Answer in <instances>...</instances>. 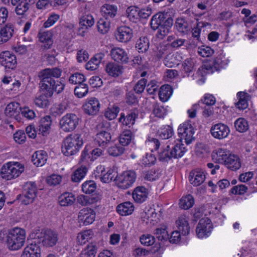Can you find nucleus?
Masks as SVG:
<instances>
[{
	"label": "nucleus",
	"instance_id": "nucleus-57",
	"mask_svg": "<svg viewBox=\"0 0 257 257\" xmlns=\"http://www.w3.org/2000/svg\"><path fill=\"white\" fill-rule=\"evenodd\" d=\"M124 149L123 147L119 145H114L109 147L108 149V153L109 155L116 157L122 154Z\"/></svg>",
	"mask_w": 257,
	"mask_h": 257
},
{
	"label": "nucleus",
	"instance_id": "nucleus-12",
	"mask_svg": "<svg viewBox=\"0 0 257 257\" xmlns=\"http://www.w3.org/2000/svg\"><path fill=\"white\" fill-rule=\"evenodd\" d=\"M0 64L6 71H10L16 68L17 60L14 54L9 51H5L0 53Z\"/></svg>",
	"mask_w": 257,
	"mask_h": 257
},
{
	"label": "nucleus",
	"instance_id": "nucleus-52",
	"mask_svg": "<svg viewBox=\"0 0 257 257\" xmlns=\"http://www.w3.org/2000/svg\"><path fill=\"white\" fill-rule=\"evenodd\" d=\"M96 252L95 245L89 244L81 252V257H95Z\"/></svg>",
	"mask_w": 257,
	"mask_h": 257
},
{
	"label": "nucleus",
	"instance_id": "nucleus-20",
	"mask_svg": "<svg viewBox=\"0 0 257 257\" xmlns=\"http://www.w3.org/2000/svg\"><path fill=\"white\" fill-rule=\"evenodd\" d=\"M133 35L132 29L127 26H121L117 29L115 38L119 42L126 43L132 39Z\"/></svg>",
	"mask_w": 257,
	"mask_h": 257
},
{
	"label": "nucleus",
	"instance_id": "nucleus-34",
	"mask_svg": "<svg viewBox=\"0 0 257 257\" xmlns=\"http://www.w3.org/2000/svg\"><path fill=\"white\" fill-rule=\"evenodd\" d=\"M81 215L83 216L81 220L84 219L83 224L85 225L91 224L94 221L95 218V214L94 211L88 208L81 209Z\"/></svg>",
	"mask_w": 257,
	"mask_h": 257
},
{
	"label": "nucleus",
	"instance_id": "nucleus-56",
	"mask_svg": "<svg viewBox=\"0 0 257 257\" xmlns=\"http://www.w3.org/2000/svg\"><path fill=\"white\" fill-rule=\"evenodd\" d=\"M140 240L141 243L145 246H150L153 245L155 241L154 236L149 234H143L140 237Z\"/></svg>",
	"mask_w": 257,
	"mask_h": 257
},
{
	"label": "nucleus",
	"instance_id": "nucleus-36",
	"mask_svg": "<svg viewBox=\"0 0 257 257\" xmlns=\"http://www.w3.org/2000/svg\"><path fill=\"white\" fill-rule=\"evenodd\" d=\"M137 116L138 115L134 112L129 113L126 116L124 113H121L119 118V121L121 122L123 125L130 127L135 123Z\"/></svg>",
	"mask_w": 257,
	"mask_h": 257
},
{
	"label": "nucleus",
	"instance_id": "nucleus-42",
	"mask_svg": "<svg viewBox=\"0 0 257 257\" xmlns=\"http://www.w3.org/2000/svg\"><path fill=\"white\" fill-rule=\"evenodd\" d=\"M178 57H180L179 56L176 54L169 53L165 58L164 63L166 66L169 68L177 66L179 65L180 61Z\"/></svg>",
	"mask_w": 257,
	"mask_h": 257
},
{
	"label": "nucleus",
	"instance_id": "nucleus-41",
	"mask_svg": "<svg viewBox=\"0 0 257 257\" xmlns=\"http://www.w3.org/2000/svg\"><path fill=\"white\" fill-rule=\"evenodd\" d=\"M126 14L129 20L134 23L139 21V8L136 6H131L127 8Z\"/></svg>",
	"mask_w": 257,
	"mask_h": 257
},
{
	"label": "nucleus",
	"instance_id": "nucleus-15",
	"mask_svg": "<svg viewBox=\"0 0 257 257\" xmlns=\"http://www.w3.org/2000/svg\"><path fill=\"white\" fill-rule=\"evenodd\" d=\"M41 250L40 245L34 239L24 248L21 257H41Z\"/></svg>",
	"mask_w": 257,
	"mask_h": 257
},
{
	"label": "nucleus",
	"instance_id": "nucleus-40",
	"mask_svg": "<svg viewBox=\"0 0 257 257\" xmlns=\"http://www.w3.org/2000/svg\"><path fill=\"white\" fill-rule=\"evenodd\" d=\"M194 63L192 59H186L182 64L181 71L184 76H189L194 70Z\"/></svg>",
	"mask_w": 257,
	"mask_h": 257
},
{
	"label": "nucleus",
	"instance_id": "nucleus-54",
	"mask_svg": "<svg viewBox=\"0 0 257 257\" xmlns=\"http://www.w3.org/2000/svg\"><path fill=\"white\" fill-rule=\"evenodd\" d=\"M248 187L245 185L240 184L233 187L230 190V194L242 195L247 191Z\"/></svg>",
	"mask_w": 257,
	"mask_h": 257
},
{
	"label": "nucleus",
	"instance_id": "nucleus-6",
	"mask_svg": "<svg viewBox=\"0 0 257 257\" xmlns=\"http://www.w3.org/2000/svg\"><path fill=\"white\" fill-rule=\"evenodd\" d=\"M24 171L23 165L17 162H11L3 166L1 175L3 179L10 180L19 176Z\"/></svg>",
	"mask_w": 257,
	"mask_h": 257
},
{
	"label": "nucleus",
	"instance_id": "nucleus-21",
	"mask_svg": "<svg viewBox=\"0 0 257 257\" xmlns=\"http://www.w3.org/2000/svg\"><path fill=\"white\" fill-rule=\"evenodd\" d=\"M111 58L115 62L119 63H127L128 62V56L126 52L119 47L112 48L110 51Z\"/></svg>",
	"mask_w": 257,
	"mask_h": 257
},
{
	"label": "nucleus",
	"instance_id": "nucleus-23",
	"mask_svg": "<svg viewBox=\"0 0 257 257\" xmlns=\"http://www.w3.org/2000/svg\"><path fill=\"white\" fill-rule=\"evenodd\" d=\"M100 12L106 20L111 21L117 14V7L114 5L104 4L101 7Z\"/></svg>",
	"mask_w": 257,
	"mask_h": 257
},
{
	"label": "nucleus",
	"instance_id": "nucleus-33",
	"mask_svg": "<svg viewBox=\"0 0 257 257\" xmlns=\"http://www.w3.org/2000/svg\"><path fill=\"white\" fill-rule=\"evenodd\" d=\"M47 159V156L46 152L39 151L36 152L32 157V161L34 164L37 166L44 165Z\"/></svg>",
	"mask_w": 257,
	"mask_h": 257
},
{
	"label": "nucleus",
	"instance_id": "nucleus-16",
	"mask_svg": "<svg viewBox=\"0 0 257 257\" xmlns=\"http://www.w3.org/2000/svg\"><path fill=\"white\" fill-rule=\"evenodd\" d=\"M82 107L86 114L93 115L96 114L99 111L100 103L97 99L93 97L88 99L83 104Z\"/></svg>",
	"mask_w": 257,
	"mask_h": 257
},
{
	"label": "nucleus",
	"instance_id": "nucleus-63",
	"mask_svg": "<svg viewBox=\"0 0 257 257\" xmlns=\"http://www.w3.org/2000/svg\"><path fill=\"white\" fill-rule=\"evenodd\" d=\"M100 200V198L98 196L90 197L81 195V205H86L87 204H93L98 202Z\"/></svg>",
	"mask_w": 257,
	"mask_h": 257
},
{
	"label": "nucleus",
	"instance_id": "nucleus-62",
	"mask_svg": "<svg viewBox=\"0 0 257 257\" xmlns=\"http://www.w3.org/2000/svg\"><path fill=\"white\" fill-rule=\"evenodd\" d=\"M68 107L67 102H63L53 107V112L57 115H61L66 111Z\"/></svg>",
	"mask_w": 257,
	"mask_h": 257
},
{
	"label": "nucleus",
	"instance_id": "nucleus-24",
	"mask_svg": "<svg viewBox=\"0 0 257 257\" xmlns=\"http://www.w3.org/2000/svg\"><path fill=\"white\" fill-rule=\"evenodd\" d=\"M105 70L108 75L116 77L123 72V66L114 62H109L105 66Z\"/></svg>",
	"mask_w": 257,
	"mask_h": 257
},
{
	"label": "nucleus",
	"instance_id": "nucleus-7",
	"mask_svg": "<svg viewBox=\"0 0 257 257\" xmlns=\"http://www.w3.org/2000/svg\"><path fill=\"white\" fill-rule=\"evenodd\" d=\"M176 224L178 230L172 232L170 237H169L170 242L173 243H177L180 241L181 233L183 235H186L190 232L188 221L185 216H180L176 220Z\"/></svg>",
	"mask_w": 257,
	"mask_h": 257
},
{
	"label": "nucleus",
	"instance_id": "nucleus-47",
	"mask_svg": "<svg viewBox=\"0 0 257 257\" xmlns=\"http://www.w3.org/2000/svg\"><path fill=\"white\" fill-rule=\"evenodd\" d=\"M96 189V184L93 180L86 181L81 185V190L85 194H92Z\"/></svg>",
	"mask_w": 257,
	"mask_h": 257
},
{
	"label": "nucleus",
	"instance_id": "nucleus-5",
	"mask_svg": "<svg viewBox=\"0 0 257 257\" xmlns=\"http://www.w3.org/2000/svg\"><path fill=\"white\" fill-rule=\"evenodd\" d=\"M80 135H70L63 141L61 149L63 154L66 156H72L77 153L80 146Z\"/></svg>",
	"mask_w": 257,
	"mask_h": 257
},
{
	"label": "nucleus",
	"instance_id": "nucleus-3",
	"mask_svg": "<svg viewBox=\"0 0 257 257\" xmlns=\"http://www.w3.org/2000/svg\"><path fill=\"white\" fill-rule=\"evenodd\" d=\"M31 239H34L39 244L46 247H53L58 241V234L51 229H35L29 235Z\"/></svg>",
	"mask_w": 257,
	"mask_h": 257
},
{
	"label": "nucleus",
	"instance_id": "nucleus-58",
	"mask_svg": "<svg viewBox=\"0 0 257 257\" xmlns=\"http://www.w3.org/2000/svg\"><path fill=\"white\" fill-rule=\"evenodd\" d=\"M125 100L126 103L130 105H135L139 102L138 97L135 95V92L133 90L126 92Z\"/></svg>",
	"mask_w": 257,
	"mask_h": 257
},
{
	"label": "nucleus",
	"instance_id": "nucleus-25",
	"mask_svg": "<svg viewBox=\"0 0 257 257\" xmlns=\"http://www.w3.org/2000/svg\"><path fill=\"white\" fill-rule=\"evenodd\" d=\"M230 155L229 151L226 149L218 148L213 152L212 157L217 163L224 165Z\"/></svg>",
	"mask_w": 257,
	"mask_h": 257
},
{
	"label": "nucleus",
	"instance_id": "nucleus-18",
	"mask_svg": "<svg viewBox=\"0 0 257 257\" xmlns=\"http://www.w3.org/2000/svg\"><path fill=\"white\" fill-rule=\"evenodd\" d=\"M20 104L16 102H12L9 103L5 109V115L9 117L14 118L18 121H20L21 111Z\"/></svg>",
	"mask_w": 257,
	"mask_h": 257
},
{
	"label": "nucleus",
	"instance_id": "nucleus-55",
	"mask_svg": "<svg viewBox=\"0 0 257 257\" xmlns=\"http://www.w3.org/2000/svg\"><path fill=\"white\" fill-rule=\"evenodd\" d=\"M119 111V107L113 105L111 108H108L107 109L105 112L104 115L109 120H112L116 117Z\"/></svg>",
	"mask_w": 257,
	"mask_h": 257
},
{
	"label": "nucleus",
	"instance_id": "nucleus-60",
	"mask_svg": "<svg viewBox=\"0 0 257 257\" xmlns=\"http://www.w3.org/2000/svg\"><path fill=\"white\" fill-rule=\"evenodd\" d=\"M147 80L145 78H142L134 86L133 91L137 94H141L144 91L147 85Z\"/></svg>",
	"mask_w": 257,
	"mask_h": 257
},
{
	"label": "nucleus",
	"instance_id": "nucleus-37",
	"mask_svg": "<svg viewBox=\"0 0 257 257\" xmlns=\"http://www.w3.org/2000/svg\"><path fill=\"white\" fill-rule=\"evenodd\" d=\"M171 156L174 159L181 158L186 151L182 143H176L171 149Z\"/></svg>",
	"mask_w": 257,
	"mask_h": 257
},
{
	"label": "nucleus",
	"instance_id": "nucleus-22",
	"mask_svg": "<svg viewBox=\"0 0 257 257\" xmlns=\"http://www.w3.org/2000/svg\"><path fill=\"white\" fill-rule=\"evenodd\" d=\"M204 172L199 169L191 171L189 175V181L194 186H198L202 184L205 179Z\"/></svg>",
	"mask_w": 257,
	"mask_h": 257
},
{
	"label": "nucleus",
	"instance_id": "nucleus-17",
	"mask_svg": "<svg viewBox=\"0 0 257 257\" xmlns=\"http://www.w3.org/2000/svg\"><path fill=\"white\" fill-rule=\"evenodd\" d=\"M100 181L103 183H109L112 180H115V172L113 169H108L106 172L103 166L100 165L96 170Z\"/></svg>",
	"mask_w": 257,
	"mask_h": 257
},
{
	"label": "nucleus",
	"instance_id": "nucleus-9",
	"mask_svg": "<svg viewBox=\"0 0 257 257\" xmlns=\"http://www.w3.org/2000/svg\"><path fill=\"white\" fill-rule=\"evenodd\" d=\"M194 128L191 123V121H187L180 124L178 128V139L180 142L184 140L187 144H190L194 140Z\"/></svg>",
	"mask_w": 257,
	"mask_h": 257
},
{
	"label": "nucleus",
	"instance_id": "nucleus-14",
	"mask_svg": "<svg viewBox=\"0 0 257 257\" xmlns=\"http://www.w3.org/2000/svg\"><path fill=\"white\" fill-rule=\"evenodd\" d=\"M212 225L209 218H203L200 220L196 227V232L199 238L207 237L212 229Z\"/></svg>",
	"mask_w": 257,
	"mask_h": 257
},
{
	"label": "nucleus",
	"instance_id": "nucleus-64",
	"mask_svg": "<svg viewBox=\"0 0 257 257\" xmlns=\"http://www.w3.org/2000/svg\"><path fill=\"white\" fill-rule=\"evenodd\" d=\"M14 139L16 142L21 144L25 142L26 136L24 131L19 130L14 134Z\"/></svg>",
	"mask_w": 257,
	"mask_h": 257
},
{
	"label": "nucleus",
	"instance_id": "nucleus-30",
	"mask_svg": "<svg viewBox=\"0 0 257 257\" xmlns=\"http://www.w3.org/2000/svg\"><path fill=\"white\" fill-rule=\"evenodd\" d=\"M134 210V206L133 203L126 201L118 205L116 211L120 215L126 216L131 214Z\"/></svg>",
	"mask_w": 257,
	"mask_h": 257
},
{
	"label": "nucleus",
	"instance_id": "nucleus-29",
	"mask_svg": "<svg viewBox=\"0 0 257 257\" xmlns=\"http://www.w3.org/2000/svg\"><path fill=\"white\" fill-rule=\"evenodd\" d=\"M224 165L232 171H236L241 167L240 159L237 155L230 154Z\"/></svg>",
	"mask_w": 257,
	"mask_h": 257
},
{
	"label": "nucleus",
	"instance_id": "nucleus-43",
	"mask_svg": "<svg viewBox=\"0 0 257 257\" xmlns=\"http://www.w3.org/2000/svg\"><path fill=\"white\" fill-rule=\"evenodd\" d=\"M236 131L239 133L246 132L249 129L248 121L243 117L237 118L234 123Z\"/></svg>",
	"mask_w": 257,
	"mask_h": 257
},
{
	"label": "nucleus",
	"instance_id": "nucleus-2",
	"mask_svg": "<svg viewBox=\"0 0 257 257\" xmlns=\"http://www.w3.org/2000/svg\"><path fill=\"white\" fill-rule=\"evenodd\" d=\"M173 24V20L171 17L161 13L154 15L151 20V28L155 31L158 30L156 36L159 39H163L169 33L170 29Z\"/></svg>",
	"mask_w": 257,
	"mask_h": 257
},
{
	"label": "nucleus",
	"instance_id": "nucleus-50",
	"mask_svg": "<svg viewBox=\"0 0 257 257\" xmlns=\"http://www.w3.org/2000/svg\"><path fill=\"white\" fill-rule=\"evenodd\" d=\"M155 234L159 240L166 241L169 239V234L165 226L157 228L155 230Z\"/></svg>",
	"mask_w": 257,
	"mask_h": 257
},
{
	"label": "nucleus",
	"instance_id": "nucleus-46",
	"mask_svg": "<svg viewBox=\"0 0 257 257\" xmlns=\"http://www.w3.org/2000/svg\"><path fill=\"white\" fill-rule=\"evenodd\" d=\"M247 94V93L241 91L237 93V96L239 100L238 101L235 103L236 108L240 110H244L247 107L248 102L246 98Z\"/></svg>",
	"mask_w": 257,
	"mask_h": 257
},
{
	"label": "nucleus",
	"instance_id": "nucleus-11",
	"mask_svg": "<svg viewBox=\"0 0 257 257\" xmlns=\"http://www.w3.org/2000/svg\"><path fill=\"white\" fill-rule=\"evenodd\" d=\"M79 118L74 113H67L60 120V128L65 132H70L78 125Z\"/></svg>",
	"mask_w": 257,
	"mask_h": 257
},
{
	"label": "nucleus",
	"instance_id": "nucleus-19",
	"mask_svg": "<svg viewBox=\"0 0 257 257\" xmlns=\"http://www.w3.org/2000/svg\"><path fill=\"white\" fill-rule=\"evenodd\" d=\"M51 125L52 119L51 116L46 115L40 120L37 128V132L39 134L43 136H47L50 132Z\"/></svg>",
	"mask_w": 257,
	"mask_h": 257
},
{
	"label": "nucleus",
	"instance_id": "nucleus-49",
	"mask_svg": "<svg viewBox=\"0 0 257 257\" xmlns=\"http://www.w3.org/2000/svg\"><path fill=\"white\" fill-rule=\"evenodd\" d=\"M173 134V128L170 125L163 126L158 131V135L162 139H169Z\"/></svg>",
	"mask_w": 257,
	"mask_h": 257
},
{
	"label": "nucleus",
	"instance_id": "nucleus-4",
	"mask_svg": "<svg viewBox=\"0 0 257 257\" xmlns=\"http://www.w3.org/2000/svg\"><path fill=\"white\" fill-rule=\"evenodd\" d=\"M26 238L24 229L16 227L10 230L7 236V244L12 250L19 249L24 245Z\"/></svg>",
	"mask_w": 257,
	"mask_h": 257
},
{
	"label": "nucleus",
	"instance_id": "nucleus-35",
	"mask_svg": "<svg viewBox=\"0 0 257 257\" xmlns=\"http://www.w3.org/2000/svg\"><path fill=\"white\" fill-rule=\"evenodd\" d=\"M14 27L12 25H7L0 31V43L7 42L13 36Z\"/></svg>",
	"mask_w": 257,
	"mask_h": 257
},
{
	"label": "nucleus",
	"instance_id": "nucleus-38",
	"mask_svg": "<svg viewBox=\"0 0 257 257\" xmlns=\"http://www.w3.org/2000/svg\"><path fill=\"white\" fill-rule=\"evenodd\" d=\"M134 135L131 131L126 130L119 137V142L122 147L128 146L134 139Z\"/></svg>",
	"mask_w": 257,
	"mask_h": 257
},
{
	"label": "nucleus",
	"instance_id": "nucleus-8",
	"mask_svg": "<svg viewBox=\"0 0 257 257\" xmlns=\"http://www.w3.org/2000/svg\"><path fill=\"white\" fill-rule=\"evenodd\" d=\"M136 173L134 171H124L115 177V180L118 187L126 189L130 187L136 180Z\"/></svg>",
	"mask_w": 257,
	"mask_h": 257
},
{
	"label": "nucleus",
	"instance_id": "nucleus-61",
	"mask_svg": "<svg viewBox=\"0 0 257 257\" xmlns=\"http://www.w3.org/2000/svg\"><path fill=\"white\" fill-rule=\"evenodd\" d=\"M198 53L203 57H208L214 53V50L209 46H202L198 48Z\"/></svg>",
	"mask_w": 257,
	"mask_h": 257
},
{
	"label": "nucleus",
	"instance_id": "nucleus-27",
	"mask_svg": "<svg viewBox=\"0 0 257 257\" xmlns=\"http://www.w3.org/2000/svg\"><path fill=\"white\" fill-rule=\"evenodd\" d=\"M148 194L147 190L145 187L139 186L135 188L132 195L136 202L141 203L146 200Z\"/></svg>",
	"mask_w": 257,
	"mask_h": 257
},
{
	"label": "nucleus",
	"instance_id": "nucleus-26",
	"mask_svg": "<svg viewBox=\"0 0 257 257\" xmlns=\"http://www.w3.org/2000/svg\"><path fill=\"white\" fill-rule=\"evenodd\" d=\"M94 23V19L92 16L89 14H86L81 17V37L85 35V33H87L91 27Z\"/></svg>",
	"mask_w": 257,
	"mask_h": 257
},
{
	"label": "nucleus",
	"instance_id": "nucleus-39",
	"mask_svg": "<svg viewBox=\"0 0 257 257\" xmlns=\"http://www.w3.org/2000/svg\"><path fill=\"white\" fill-rule=\"evenodd\" d=\"M173 90L170 85H162L159 92V96L161 101H167L172 95Z\"/></svg>",
	"mask_w": 257,
	"mask_h": 257
},
{
	"label": "nucleus",
	"instance_id": "nucleus-31",
	"mask_svg": "<svg viewBox=\"0 0 257 257\" xmlns=\"http://www.w3.org/2000/svg\"><path fill=\"white\" fill-rule=\"evenodd\" d=\"M39 41L44 43L45 49H50L53 43L52 33L49 31L40 32L38 34Z\"/></svg>",
	"mask_w": 257,
	"mask_h": 257
},
{
	"label": "nucleus",
	"instance_id": "nucleus-48",
	"mask_svg": "<svg viewBox=\"0 0 257 257\" xmlns=\"http://www.w3.org/2000/svg\"><path fill=\"white\" fill-rule=\"evenodd\" d=\"M171 150L170 146L168 145L165 148L161 149L159 152V160L163 162H167L171 160L173 157L171 156Z\"/></svg>",
	"mask_w": 257,
	"mask_h": 257
},
{
	"label": "nucleus",
	"instance_id": "nucleus-44",
	"mask_svg": "<svg viewBox=\"0 0 257 257\" xmlns=\"http://www.w3.org/2000/svg\"><path fill=\"white\" fill-rule=\"evenodd\" d=\"M150 46V42L146 37H142L136 42V47L139 53H144L148 51Z\"/></svg>",
	"mask_w": 257,
	"mask_h": 257
},
{
	"label": "nucleus",
	"instance_id": "nucleus-28",
	"mask_svg": "<svg viewBox=\"0 0 257 257\" xmlns=\"http://www.w3.org/2000/svg\"><path fill=\"white\" fill-rule=\"evenodd\" d=\"M111 140V135L108 131H101L98 133L95 136V141L99 146L105 147Z\"/></svg>",
	"mask_w": 257,
	"mask_h": 257
},
{
	"label": "nucleus",
	"instance_id": "nucleus-1",
	"mask_svg": "<svg viewBox=\"0 0 257 257\" xmlns=\"http://www.w3.org/2000/svg\"><path fill=\"white\" fill-rule=\"evenodd\" d=\"M61 73V69L57 67L46 68L39 72V85L43 93L35 98L34 103L36 105L41 108L48 107L49 105L48 98L52 96L54 92L59 94L64 90L65 84L54 80L55 78H59Z\"/></svg>",
	"mask_w": 257,
	"mask_h": 257
},
{
	"label": "nucleus",
	"instance_id": "nucleus-53",
	"mask_svg": "<svg viewBox=\"0 0 257 257\" xmlns=\"http://www.w3.org/2000/svg\"><path fill=\"white\" fill-rule=\"evenodd\" d=\"M109 21L100 19L97 22V29L99 32L102 34L106 33L110 28Z\"/></svg>",
	"mask_w": 257,
	"mask_h": 257
},
{
	"label": "nucleus",
	"instance_id": "nucleus-32",
	"mask_svg": "<svg viewBox=\"0 0 257 257\" xmlns=\"http://www.w3.org/2000/svg\"><path fill=\"white\" fill-rule=\"evenodd\" d=\"M75 200L76 197L72 193L65 192L59 197V203L61 206H70Z\"/></svg>",
	"mask_w": 257,
	"mask_h": 257
},
{
	"label": "nucleus",
	"instance_id": "nucleus-59",
	"mask_svg": "<svg viewBox=\"0 0 257 257\" xmlns=\"http://www.w3.org/2000/svg\"><path fill=\"white\" fill-rule=\"evenodd\" d=\"M177 30L181 33H185L188 29V25L187 22L183 19H178L176 22Z\"/></svg>",
	"mask_w": 257,
	"mask_h": 257
},
{
	"label": "nucleus",
	"instance_id": "nucleus-13",
	"mask_svg": "<svg viewBox=\"0 0 257 257\" xmlns=\"http://www.w3.org/2000/svg\"><path fill=\"white\" fill-rule=\"evenodd\" d=\"M210 131L212 136L219 140L226 138L230 133L228 126L223 123H218L212 125Z\"/></svg>",
	"mask_w": 257,
	"mask_h": 257
},
{
	"label": "nucleus",
	"instance_id": "nucleus-45",
	"mask_svg": "<svg viewBox=\"0 0 257 257\" xmlns=\"http://www.w3.org/2000/svg\"><path fill=\"white\" fill-rule=\"evenodd\" d=\"M194 203L193 196L190 194L183 196L180 200V207L183 209H188L192 207Z\"/></svg>",
	"mask_w": 257,
	"mask_h": 257
},
{
	"label": "nucleus",
	"instance_id": "nucleus-10",
	"mask_svg": "<svg viewBox=\"0 0 257 257\" xmlns=\"http://www.w3.org/2000/svg\"><path fill=\"white\" fill-rule=\"evenodd\" d=\"M37 188L35 183H26L23 187L22 194L20 195L21 202L25 205L32 203L37 196Z\"/></svg>",
	"mask_w": 257,
	"mask_h": 257
},
{
	"label": "nucleus",
	"instance_id": "nucleus-51",
	"mask_svg": "<svg viewBox=\"0 0 257 257\" xmlns=\"http://www.w3.org/2000/svg\"><path fill=\"white\" fill-rule=\"evenodd\" d=\"M30 6L27 2L22 1L16 6L15 12L17 15L24 16L29 10Z\"/></svg>",
	"mask_w": 257,
	"mask_h": 257
}]
</instances>
